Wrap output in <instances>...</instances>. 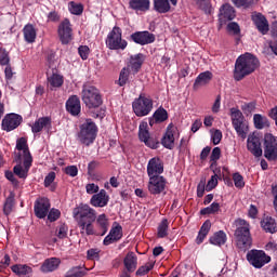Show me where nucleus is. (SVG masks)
Masks as SVG:
<instances>
[{"label": "nucleus", "mask_w": 277, "mask_h": 277, "mask_svg": "<svg viewBox=\"0 0 277 277\" xmlns=\"http://www.w3.org/2000/svg\"><path fill=\"white\" fill-rule=\"evenodd\" d=\"M123 265L129 274H133L137 269V255L133 251L128 252L123 259Z\"/></svg>", "instance_id": "obj_30"}, {"label": "nucleus", "mask_w": 277, "mask_h": 277, "mask_svg": "<svg viewBox=\"0 0 277 277\" xmlns=\"http://www.w3.org/2000/svg\"><path fill=\"white\" fill-rule=\"evenodd\" d=\"M230 119L233 128L235 129L238 137L246 140V137H248V131H250V128L248 126V121H246L243 113L237 108H232Z\"/></svg>", "instance_id": "obj_7"}, {"label": "nucleus", "mask_w": 277, "mask_h": 277, "mask_svg": "<svg viewBox=\"0 0 277 277\" xmlns=\"http://www.w3.org/2000/svg\"><path fill=\"white\" fill-rule=\"evenodd\" d=\"M78 53L81 60L85 61L88 57H90V48L88 45H80L78 48Z\"/></svg>", "instance_id": "obj_56"}, {"label": "nucleus", "mask_w": 277, "mask_h": 277, "mask_svg": "<svg viewBox=\"0 0 277 277\" xmlns=\"http://www.w3.org/2000/svg\"><path fill=\"white\" fill-rule=\"evenodd\" d=\"M34 211L36 217H38L39 220H44V217L49 215V211H51V201L49 200V198H37L34 205Z\"/></svg>", "instance_id": "obj_14"}, {"label": "nucleus", "mask_w": 277, "mask_h": 277, "mask_svg": "<svg viewBox=\"0 0 277 277\" xmlns=\"http://www.w3.org/2000/svg\"><path fill=\"white\" fill-rule=\"evenodd\" d=\"M132 109L137 118H144L153 111V98L141 93L137 98L132 103Z\"/></svg>", "instance_id": "obj_8"}, {"label": "nucleus", "mask_w": 277, "mask_h": 277, "mask_svg": "<svg viewBox=\"0 0 277 277\" xmlns=\"http://www.w3.org/2000/svg\"><path fill=\"white\" fill-rule=\"evenodd\" d=\"M105 43L110 51H124L129 47V42L122 39V28L119 26L113 27L111 31L107 35Z\"/></svg>", "instance_id": "obj_6"}, {"label": "nucleus", "mask_w": 277, "mask_h": 277, "mask_svg": "<svg viewBox=\"0 0 277 277\" xmlns=\"http://www.w3.org/2000/svg\"><path fill=\"white\" fill-rule=\"evenodd\" d=\"M166 185H168V181L162 175L151 176L148 182V192L153 194V196H157L166 192Z\"/></svg>", "instance_id": "obj_16"}, {"label": "nucleus", "mask_w": 277, "mask_h": 277, "mask_svg": "<svg viewBox=\"0 0 277 277\" xmlns=\"http://www.w3.org/2000/svg\"><path fill=\"white\" fill-rule=\"evenodd\" d=\"M144 62H146V55L142 53L130 56V68L134 75H137L142 70Z\"/></svg>", "instance_id": "obj_26"}, {"label": "nucleus", "mask_w": 277, "mask_h": 277, "mask_svg": "<svg viewBox=\"0 0 277 277\" xmlns=\"http://www.w3.org/2000/svg\"><path fill=\"white\" fill-rule=\"evenodd\" d=\"M261 227L265 233H271V235H274L277 233V223L276 219L272 216H264L261 221Z\"/></svg>", "instance_id": "obj_31"}, {"label": "nucleus", "mask_w": 277, "mask_h": 277, "mask_svg": "<svg viewBox=\"0 0 277 277\" xmlns=\"http://www.w3.org/2000/svg\"><path fill=\"white\" fill-rule=\"evenodd\" d=\"M21 122H23V117L18 114H8L2 119V131H6V133H10V131H14V129H18L21 127Z\"/></svg>", "instance_id": "obj_15"}, {"label": "nucleus", "mask_w": 277, "mask_h": 277, "mask_svg": "<svg viewBox=\"0 0 277 277\" xmlns=\"http://www.w3.org/2000/svg\"><path fill=\"white\" fill-rule=\"evenodd\" d=\"M264 157L267 161H277V136L272 133L264 135Z\"/></svg>", "instance_id": "obj_11"}, {"label": "nucleus", "mask_w": 277, "mask_h": 277, "mask_svg": "<svg viewBox=\"0 0 277 277\" xmlns=\"http://www.w3.org/2000/svg\"><path fill=\"white\" fill-rule=\"evenodd\" d=\"M227 30L230 31L234 36H239V34H241V28L237 22H230L227 25Z\"/></svg>", "instance_id": "obj_55"}, {"label": "nucleus", "mask_w": 277, "mask_h": 277, "mask_svg": "<svg viewBox=\"0 0 277 277\" xmlns=\"http://www.w3.org/2000/svg\"><path fill=\"white\" fill-rule=\"evenodd\" d=\"M88 261H98L101 259V250L98 249H89L87 251Z\"/></svg>", "instance_id": "obj_52"}, {"label": "nucleus", "mask_w": 277, "mask_h": 277, "mask_svg": "<svg viewBox=\"0 0 277 277\" xmlns=\"http://www.w3.org/2000/svg\"><path fill=\"white\" fill-rule=\"evenodd\" d=\"M129 5L131 10H136V12H148L150 10V0H130Z\"/></svg>", "instance_id": "obj_33"}, {"label": "nucleus", "mask_w": 277, "mask_h": 277, "mask_svg": "<svg viewBox=\"0 0 277 277\" xmlns=\"http://www.w3.org/2000/svg\"><path fill=\"white\" fill-rule=\"evenodd\" d=\"M247 148L251 151L253 157H263V149L261 148V138L256 135H249L247 140Z\"/></svg>", "instance_id": "obj_22"}, {"label": "nucleus", "mask_w": 277, "mask_h": 277, "mask_svg": "<svg viewBox=\"0 0 277 277\" xmlns=\"http://www.w3.org/2000/svg\"><path fill=\"white\" fill-rule=\"evenodd\" d=\"M156 122H166L168 120V110L163 107H159L153 115Z\"/></svg>", "instance_id": "obj_46"}, {"label": "nucleus", "mask_w": 277, "mask_h": 277, "mask_svg": "<svg viewBox=\"0 0 277 277\" xmlns=\"http://www.w3.org/2000/svg\"><path fill=\"white\" fill-rule=\"evenodd\" d=\"M16 149L23 151L24 159H34V157L31 156V151H29V145L27 144V140L25 137L17 138Z\"/></svg>", "instance_id": "obj_35"}, {"label": "nucleus", "mask_w": 277, "mask_h": 277, "mask_svg": "<svg viewBox=\"0 0 277 277\" xmlns=\"http://www.w3.org/2000/svg\"><path fill=\"white\" fill-rule=\"evenodd\" d=\"M58 36L62 44H68L72 40V28L70 27V19L65 18L58 26Z\"/></svg>", "instance_id": "obj_17"}, {"label": "nucleus", "mask_w": 277, "mask_h": 277, "mask_svg": "<svg viewBox=\"0 0 277 277\" xmlns=\"http://www.w3.org/2000/svg\"><path fill=\"white\" fill-rule=\"evenodd\" d=\"M98 133V127L92 119H85V121L80 124V131L78 133V140L84 146H91L96 140Z\"/></svg>", "instance_id": "obj_4"}, {"label": "nucleus", "mask_w": 277, "mask_h": 277, "mask_svg": "<svg viewBox=\"0 0 277 277\" xmlns=\"http://www.w3.org/2000/svg\"><path fill=\"white\" fill-rule=\"evenodd\" d=\"M211 79H213V74L209 70L203 71L197 76L195 82L193 84L194 90H199L202 85H207L211 83Z\"/></svg>", "instance_id": "obj_28"}, {"label": "nucleus", "mask_w": 277, "mask_h": 277, "mask_svg": "<svg viewBox=\"0 0 277 277\" xmlns=\"http://www.w3.org/2000/svg\"><path fill=\"white\" fill-rule=\"evenodd\" d=\"M65 174H67V176H71L72 179H75V176L79 174V169L77 168V166H67L65 168Z\"/></svg>", "instance_id": "obj_59"}, {"label": "nucleus", "mask_w": 277, "mask_h": 277, "mask_svg": "<svg viewBox=\"0 0 277 277\" xmlns=\"http://www.w3.org/2000/svg\"><path fill=\"white\" fill-rule=\"evenodd\" d=\"M253 122L255 129H265V127H269V121L266 119V117H263L260 114H255L253 116Z\"/></svg>", "instance_id": "obj_43"}, {"label": "nucleus", "mask_w": 277, "mask_h": 277, "mask_svg": "<svg viewBox=\"0 0 277 277\" xmlns=\"http://www.w3.org/2000/svg\"><path fill=\"white\" fill-rule=\"evenodd\" d=\"M1 66H10V54L6 51L0 52Z\"/></svg>", "instance_id": "obj_61"}, {"label": "nucleus", "mask_w": 277, "mask_h": 277, "mask_svg": "<svg viewBox=\"0 0 277 277\" xmlns=\"http://www.w3.org/2000/svg\"><path fill=\"white\" fill-rule=\"evenodd\" d=\"M217 187V174L211 176L206 185V192H213Z\"/></svg>", "instance_id": "obj_54"}, {"label": "nucleus", "mask_w": 277, "mask_h": 277, "mask_svg": "<svg viewBox=\"0 0 277 277\" xmlns=\"http://www.w3.org/2000/svg\"><path fill=\"white\" fill-rule=\"evenodd\" d=\"M138 138L141 142L147 146V148H151L153 150H157L159 148V138L150 135L148 131V122L143 121L138 126Z\"/></svg>", "instance_id": "obj_10"}, {"label": "nucleus", "mask_w": 277, "mask_h": 277, "mask_svg": "<svg viewBox=\"0 0 277 277\" xmlns=\"http://www.w3.org/2000/svg\"><path fill=\"white\" fill-rule=\"evenodd\" d=\"M251 21H253V24L262 36H267L269 32V22L267 21V17L263 15V13L253 14L251 16Z\"/></svg>", "instance_id": "obj_18"}, {"label": "nucleus", "mask_w": 277, "mask_h": 277, "mask_svg": "<svg viewBox=\"0 0 277 277\" xmlns=\"http://www.w3.org/2000/svg\"><path fill=\"white\" fill-rule=\"evenodd\" d=\"M91 207L103 209V207H107L109 205V195H107V190L101 189L98 193L93 195L90 199Z\"/></svg>", "instance_id": "obj_21"}, {"label": "nucleus", "mask_w": 277, "mask_h": 277, "mask_svg": "<svg viewBox=\"0 0 277 277\" xmlns=\"http://www.w3.org/2000/svg\"><path fill=\"white\" fill-rule=\"evenodd\" d=\"M209 230H211V220L205 221L201 225L198 236L196 238V243L200 246L205 239H207V235H209Z\"/></svg>", "instance_id": "obj_36"}, {"label": "nucleus", "mask_w": 277, "mask_h": 277, "mask_svg": "<svg viewBox=\"0 0 277 277\" xmlns=\"http://www.w3.org/2000/svg\"><path fill=\"white\" fill-rule=\"evenodd\" d=\"M69 12L75 16H81L83 14V4L76 3L75 1L69 2Z\"/></svg>", "instance_id": "obj_47"}, {"label": "nucleus", "mask_w": 277, "mask_h": 277, "mask_svg": "<svg viewBox=\"0 0 277 277\" xmlns=\"http://www.w3.org/2000/svg\"><path fill=\"white\" fill-rule=\"evenodd\" d=\"M154 10L158 14H168L170 12V0H154Z\"/></svg>", "instance_id": "obj_37"}, {"label": "nucleus", "mask_w": 277, "mask_h": 277, "mask_svg": "<svg viewBox=\"0 0 277 277\" xmlns=\"http://www.w3.org/2000/svg\"><path fill=\"white\" fill-rule=\"evenodd\" d=\"M15 197H16V195L14 194V192H11L9 194L8 198L5 199V202L3 206L4 215H10V213H12V211H14V206L16 205Z\"/></svg>", "instance_id": "obj_39"}, {"label": "nucleus", "mask_w": 277, "mask_h": 277, "mask_svg": "<svg viewBox=\"0 0 277 277\" xmlns=\"http://www.w3.org/2000/svg\"><path fill=\"white\" fill-rule=\"evenodd\" d=\"M236 230L234 233L236 248L240 252H247L252 248V235L250 234V223L243 219H237L235 221Z\"/></svg>", "instance_id": "obj_3"}, {"label": "nucleus", "mask_w": 277, "mask_h": 277, "mask_svg": "<svg viewBox=\"0 0 277 277\" xmlns=\"http://www.w3.org/2000/svg\"><path fill=\"white\" fill-rule=\"evenodd\" d=\"M61 263H62V261H60V259H57V258L47 259L43 262V264L41 265V272H43V274H49L50 272H55V269H57V267H60Z\"/></svg>", "instance_id": "obj_32"}, {"label": "nucleus", "mask_w": 277, "mask_h": 277, "mask_svg": "<svg viewBox=\"0 0 277 277\" xmlns=\"http://www.w3.org/2000/svg\"><path fill=\"white\" fill-rule=\"evenodd\" d=\"M259 58L251 53H245L237 57L234 67L235 81H241L252 75L259 68Z\"/></svg>", "instance_id": "obj_2"}, {"label": "nucleus", "mask_w": 277, "mask_h": 277, "mask_svg": "<svg viewBox=\"0 0 277 277\" xmlns=\"http://www.w3.org/2000/svg\"><path fill=\"white\" fill-rule=\"evenodd\" d=\"M85 274H88V268L84 266H74L66 273L65 277H83Z\"/></svg>", "instance_id": "obj_42"}, {"label": "nucleus", "mask_w": 277, "mask_h": 277, "mask_svg": "<svg viewBox=\"0 0 277 277\" xmlns=\"http://www.w3.org/2000/svg\"><path fill=\"white\" fill-rule=\"evenodd\" d=\"M14 161H16V166L13 168V172L18 179H27L29 174V168H31V163H34V159H26L24 158L23 162V155L21 153L15 154ZM23 163V164H21ZM24 166V169H23Z\"/></svg>", "instance_id": "obj_12"}, {"label": "nucleus", "mask_w": 277, "mask_h": 277, "mask_svg": "<svg viewBox=\"0 0 277 277\" xmlns=\"http://www.w3.org/2000/svg\"><path fill=\"white\" fill-rule=\"evenodd\" d=\"M247 261L249 265H252L255 269H261L267 265V263H272V256L267 255L263 250H250L247 253Z\"/></svg>", "instance_id": "obj_9"}, {"label": "nucleus", "mask_w": 277, "mask_h": 277, "mask_svg": "<svg viewBox=\"0 0 277 277\" xmlns=\"http://www.w3.org/2000/svg\"><path fill=\"white\" fill-rule=\"evenodd\" d=\"M216 213H220V205L217 202H212L209 207L200 210V215H216Z\"/></svg>", "instance_id": "obj_44"}, {"label": "nucleus", "mask_w": 277, "mask_h": 277, "mask_svg": "<svg viewBox=\"0 0 277 277\" xmlns=\"http://www.w3.org/2000/svg\"><path fill=\"white\" fill-rule=\"evenodd\" d=\"M47 216H48L49 222H57L60 220V217H62V212L55 208H52L48 212Z\"/></svg>", "instance_id": "obj_51"}, {"label": "nucleus", "mask_w": 277, "mask_h": 277, "mask_svg": "<svg viewBox=\"0 0 277 277\" xmlns=\"http://www.w3.org/2000/svg\"><path fill=\"white\" fill-rule=\"evenodd\" d=\"M95 228L96 237H104V235H107V230H109V219L107 217V214L103 213L96 216Z\"/></svg>", "instance_id": "obj_20"}, {"label": "nucleus", "mask_w": 277, "mask_h": 277, "mask_svg": "<svg viewBox=\"0 0 277 277\" xmlns=\"http://www.w3.org/2000/svg\"><path fill=\"white\" fill-rule=\"evenodd\" d=\"M72 215L78 222L80 235H87L88 237L96 235L94 229V222H96V210L88 205H81L80 207L74 209Z\"/></svg>", "instance_id": "obj_1"}, {"label": "nucleus", "mask_w": 277, "mask_h": 277, "mask_svg": "<svg viewBox=\"0 0 277 277\" xmlns=\"http://www.w3.org/2000/svg\"><path fill=\"white\" fill-rule=\"evenodd\" d=\"M163 172V160L159 157L150 158L147 163V175L148 177L161 176Z\"/></svg>", "instance_id": "obj_19"}, {"label": "nucleus", "mask_w": 277, "mask_h": 277, "mask_svg": "<svg viewBox=\"0 0 277 277\" xmlns=\"http://www.w3.org/2000/svg\"><path fill=\"white\" fill-rule=\"evenodd\" d=\"M65 107L70 116H79L81 114V100L77 95H71L66 101Z\"/></svg>", "instance_id": "obj_25"}, {"label": "nucleus", "mask_w": 277, "mask_h": 277, "mask_svg": "<svg viewBox=\"0 0 277 277\" xmlns=\"http://www.w3.org/2000/svg\"><path fill=\"white\" fill-rule=\"evenodd\" d=\"M127 81H129V68L123 67L119 74L118 85L123 88V85H127Z\"/></svg>", "instance_id": "obj_49"}, {"label": "nucleus", "mask_w": 277, "mask_h": 277, "mask_svg": "<svg viewBox=\"0 0 277 277\" xmlns=\"http://www.w3.org/2000/svg\"><path fill=\"white\" fill-rule=\"evenodd\" d=\"M51 127H52L51 117H40L31 126V132L41 133L42 129H51Z\"/></svg>", "instance_id": "obj_29"}, {"label": "nucleus", "mask_w": 277, "mask_h": 277, "mask_svg": "<svg viewBox=\"0 0 277 277\" xmlns=\"http://www.w3.org/2000/svg\"><path fill=\"white\" fill-rule=\"evenodd\" d=\"M55 176H56V174L53 171L48 173V175L44 177V182H43L44 187H49L50 185H53V183L55 182Z\"/></svg>", "instance_id": "obj_60"}, {"label": "nucleus", "mask_w": 277, "mask_h": 277, "mask_svg": "<svg viewBox=\"0 0 277 277\" xmlns=\"http://www.w3.org/2000/svg\"><path fill=\"white\" fill-rule=\"evenodd\" d=\"M23 34L25 42H28V44H34V42H36L37 31L36 27H34L31 24L24 26Z\"/></svg>", "instance_id": "obj_34"}, {"label": "nucleus", "mask_w": 277, "mask_h": 277, "mask_svg": "<svg viewBox=\"0 0 277 277\" xmlns=\"http://www.w3.org/2000/svg\"><path fill=\"white\" fill-rule=\"evenodd\" d=\"M82 103L88 109H98L103 105V95L96 87L85 85L82 89Z\"/></svg>", "instance_id": "obj_5"}, {"label": "nucleus", "mask_w": 277, "mask_h": 277, "mask_svg": "<svg viewBox=\"0 0 277 277\" xmlns=\"http://www.w3.org/2000/svg\"><path fill=\"white\" fill-rule=\"evenodd\" d=\"M235 8L230 4L225 3L220 9L219 21L220 23H226L227 21H233L235 18Z\"/></svg>", "instance_id": "obj_27"}, {"label": "nucleus", "mask_w": 277, "mask_h": 277, "mask_svg": "<svg viewBox=\"0 0 277 277\" xmlns=\"http://www.w3.org/2000/svg\"><path fill=\"white\" fill-rule=\"evenodd\" d=\"M14 172L5 171L4 176L8 181L12 183V185H18V180L14 176Z\"/></svg>", "instance_id": "obj_63"}, {"label": "nucleus", "mask_w": 277, "mask_h": 277, "mask_svg": "<svg viewBox=\"0 0 277 277\" xmlns=\"http://www.w3.org/2000/svg\"><path fill=\"white\" fill-rule=\"evenodd\" d=\"M13 274H16V276H29L34 272V269L30 266H27V264H15L11 267Z\"/></svg>", "instance_id": "obj_38"}, {"label": "nucleus", "mask_w": 277, "mask_h": 277, "mask_svg": "<svg viewBox=\"0 0 277 277\" xmlns=\"http://www.w3.org/2000/svg\"><path fill=\"white\" fill-rule=\"evenodd\" d=\"M122 225L117 224L113 226L109 230V234L104 238V246H111V243H116L122 239Z\"/></svg>", "instance_id": "obj_23"}, {"label": "nucleus", "mask_w": 277, "mask_h": 277, "mask_svg": "<svg viewBox=\"0 0 277 277\" xmlns=\"http://www.w3.org/2000/svg\"><path fill=\"white\" fill-rule=\"evenodd\" d=\"M209 242L212 246H224L226 243V233L224 230H219L210 237Z\"/></svg>", "instance_id": "obj_40"}, {"label": "nucleus", "mask_w": 277, "mask_h": 277, "mask_svg": "<svg viewBox=\"0 0 277 277\" xmlns=\"http://www.w3.org/2000/svg\"><path fill=\"white\" fill-rule=\"evenodd\" d=\"M130 42H134V44H140L141 47H146V44H153L155 42L156 37L153 32L148 30L135 31L129 37Z\"/></svg>", "instance_id": "obj_13"}, {"label": "nucleus", "mask_w": 277, "mask_h": 277, "mask_svg": "<svg viewBox=\"0 0 277 277\" xmlns=\"http://www.w3.org/2000/svg\"><path fill=\"white\" fill-rule=\"evenodd\" d=\"M153 267H155L154 263H147L144 266L138 267L136 271V276H146V274H148Z\"/></svg>", "instance_id": "obj_53"}, {"label": "nucleus", "mask_w": 277, "mask_h": 277, "mask_svg": "<svg viewBox=\"0 0 277 277\" xmlns=\"http://www.w3.org/2000/svg\"><path fill=\"white\" fill-rule=\"evenodd\" d=\"M100 187L98 185L94 184V183H90V184H87L85 185V190H87V194L89 195H95V194H98L100 193Z\"/></svg>", "instance_id": "obj_58"}, {"label": "nucleus", "mask_w": 277, "mask_h": 277, "mask_svg": "<svg viewBox=\"0 0 277 277\" xmlns=\"http://www.w3.org/2000/svg\"><path fill=\"white\" fill-rule=\"evenodd\" d=\"M176 133V128L173 123H170L167 127L166 133L163 134L161 138V144L164 148H168V150H172L174 148V134Z\"/></svg>", "instance_id": "obj_24"}, {"label": "nucleus", "mask_w": 277, "mask_h": 277, "mask_svg": "<svg viewBox=\"0 0 277 277\" xmlns=\"http://www.w3.org/2000/svg\"><path fill=\"white\" fill-rule=\"evenodd\" d=\"M60 13H57L56 11H52L48 14V22L49 23H60Z\"/></svg>", "instance_id": "obj_62"}, {"label": "nucleus", "mask_w": 277, "mask_h": 277, "mask_svg": "<svg viewBox=\"0 0 277 277\" xmlns=\"http://www.w3.org/2000/svg\"><path fill=\"white\" fill-rule=\"evenodd\" d=\"M56 237H58V239H66V237H68V225L67 224H61L56 228Z\"/></svg>", "instance_id": "obj_50"}, {"label": "nucleus", "mask_w": 277, "mask_h": 277, "mask_svg": "<svg viewBox=\"0 0 277 277\" xmlns=\"http://www.w3.org/2000/svg\"><path fill=\"white\" fill-rule=\"evenodd\" d=\"M48 81L52 88H62L64 85V77L58 74L48 77Z\"/></svg>", "instance_id": "obj_45"}, {"label": "nucleus", "mask_w": 277, "mask_h": 277, "mask_svg": "<svg viewBox=\"0 0 277 277\" xmlns=\"http://www.w3.org/2000/svg\"><path fill=\"white\" fill-rule=\"evenodd\" d=\"M220 157H222V149L220 147H214L210 155V161L215 163L217 160H220Z\"/></svg>", "instance_id": "obj_57"}, {"label": "nucleus", "mask_w": 277, "mask_h": 277, "mask_svg": "<svg viewBox=\"0 0 277 277\" xmlns=\"http://www.w3.org/2000/svg\"><path fill=\"white\" fill-rule=\"evenodd\" d=\"M233 181H234V185H235V187H237V189H243V187H246V182L243 181V175L240 174L239 172H236L233 174Z\"/></svg>", "instance_id": "obj_48"}, {"label": "nucleus", "mask_w": 277, "mask_h": 277, "mask_svg": "<svg viewBox=\"0 0 277 277\" xmlns=\"http://www.w3.org/2000/svg\"><path fill=\"white\" fill-rule=\"evenodd\" d=\"M169 228H170V222L168 221V219H162L157 229L158 239H166V237H168Z\"/></svg>", "instance_id": "obj_41"}, {"label": "nucleus", "mask_w": 277, "mask_h": 277, "mask_svg": "<svg viewBox=\"0 0 277 277\" xmlns=\"http://www.w3.org/2000/svg\"><path fill=\"white\" fill-rule=\"evenodd\" d=\"M212 142L214 146H217L220 142H222V131L215 130L214 133L212 134Z\"/></svg>", "instance_id": "obj_64"}]
</instances>
